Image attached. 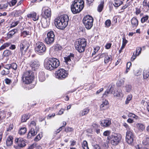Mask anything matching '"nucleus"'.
Wrapping results in <instances>:
<instances>
[{
  "label": "nucleus",
  "mask_w": 149,
  "mask_h": 149,
  "mask_svg": "<svg viewBox=\"0 0 149 149\" xmlns=\"http://www.w3.org/2000/svg\"><path fill=\"white\" fill-rule=\"evenodd\" d=\"M72 130L73 129L72 128L69 127H66L65 129V131L67 132H71L72 131Z\"/></svg>",
  "instance_id": "obj_55"
},
{
  "label": "nucleus",
  "mask_w": 149,
  "mask_h": 149,
  "mask_svg": "<svg viewBox=\"0 0 149 149\" xmlns=\"http://www.w3.org/2000/svg\"><path fill=\"white\" fill-rule=\"evenodd\" d=\"M39 80L40 82H43L45 79V76L44 72H43L40 71L39 74Z\"/></svg>",
  "instance_id": "obj_22"
},
{
  "label": "nucleus",
  "mask_w": 149,
  "mask_h": 149,
  "mask_svg": "<svg viewBox=\"0 0 149 149\" xmlns=\"http://www.w3.org/2000/svg\"><path fill=\"white\" fill-rule=\"evenodd\" d=\"M69 20L68 16L67 15H63L55 19L54 24L57 28L63 29L67 26Z\"/></svg>",
  "instance_id": "obj_1"
},
{
  "label": "nucleus",
  "mask_w": 149,
  "mask_h": 149,
  "mask_svg": "<svg viewBox=\"0 0 149 149\" xmlns=\"http://www.w3.org/2000/svg\"><path fill=\"white\" fill-rule=\"evenodd\" d=\"M25 10V9L23 8L19 10H16L15 12V15L17 16L20 15L24 12Z\"/></svg>",
  "instance_id": "obj_30"
},
{
  "label": "nucleus",
  "mask_w": 149,
  "mask_h": 149,
  "mask_svg": "<svg viewBox=\"0 0 149 149\" xmlns=\"http://www.w3.org/2000/svg\"><path fill=\"white\" fill-rule=\"evenodd\" d=\"M19 23V21H17L15 22H13L11 24L10 27L13 28L15 27Z\"/></svg>",
  "instance_id": "obj_46"
},
{
  "label": "nucleus",
  "mask_w": 149,
  "mask_h": 149,
  "mask_svg": "<svg viewBox=\"0 0 149 149\" xmlns=\"http://www.w3.org/2000/svg\"><path fill=\"white\" fill-rule=\"evenodd\" d=\"M14 147L16 149H20L25 147L26 144L24 139L22 138H16L14 140Z\"/></svg>",
  "instance_id": "obj_9"
},
{
  "label": "nucleus",
  "mask_w": 149,
  "mask_h": 149,
  "mask_svg": "<svg viewBox=\"0 0 149 149\" xmlns=\"http://www.w3.org/2000/svg\"><path fill=\"white\" fill-rule=\"evenodd\" d=\"M62 47L60 45L57 44L54 46V49L56 52L62 50Z\"/></svg>",
  "instance_id": "obj_32"
},
{
  "label": "nucleus",
  "mask_w": 149,
  "mask_h": 149,
  "mask_svg": "<svg viewBox=\"0 0 149 149\" xmlns=\"http://www.w3.org/2000/svg\"><path fill=\"white\" fill-rule=\"evenodd\" d=\"M41 137L40 135L39 134H38L35 139V140L36 141H39L41 139Z\"/></svg>",
  "instance_id": "obj_60"
},
{
  "label": "nucleus",
  "mask_w": 149,
  "mask_h": 149,
  "mask_svg": "<svg viewBox=\"0 0 149 149\" xmlns=\"http://www.w3.org/2000/svg\"><path fill=\"white\" fill-rule=\"evenodd\" d=\"M111 58L109 56H106L104 58V62L105 63H107L111 59Z\"/></svg>",
  "instance_id": "obj_52"
},
{
  "label": "nucleus",
  "mask_w": 149,
  "mask_h": 149,
  "mask_svg": "<svg viewBox=\"0 0 149 149\" xmlns=\"http://www.w3.org/2000/svg\"><path fill=\"white\" fill-rule=\"evenodd\" d=\"M54 35L53 31L49 32L47 34V37L45 39V41L47 44L52 43L54 41Z\"/></svg>",
  "instance_id": "obj_11"
},
{
  "label": "nucleus",
  "mask_w": 149,
  "mask_h": 149,
  "mask_svg": "<svg viewBox=\"0 0 149 149\" xmlns=\"http://www.w3.org/2000/svg\"><path fill=\"white\" fill-rule=\"evenodd\" d=\"M132 96L131 94H130L128 95L125 101V104H128L129 103L130 101L132 99Z\"/></svg>",
  "instance_id": "obj_38"
},
{
  "label": "nucleus",
  "mask_w": 149,
  "mask_h": 149,
  "mask_svg": "<svg viewBox=\"0 0 149 149\" xmlns=\"http://www.w3.org/2000/svg\"><path fill=\"white\" fill-rule=\"evenodd\" d=\"M17 1H11L8 2V4L10 6H14L17 3Z\"/></svg>",
  "instance_id": "obj_49"
},
{
  "label": "nucleus",
  "mask_w": 149,
  "mask_h": 149,
  "mask_svg": "<svg viewBox=\"0 0 149 149\" xmlns=\"http://www.w3.org/2000/svg\"><path fill=\"white\" fill-rule=\"evenodd\" d=\"M37 130L36 128L32 127L31 128L28 134L27 138H30L31 136H34L36 135L37 133Z\"/></svg>",
  "instance_id": "obj_18"
},
{
  "label": "nucleus",
  "mask_w": 149,
  "mask_h": 149,
  "mask_svg": "<svg viewBox=\"0 0 149 149\" xmlns=\"http://www.w3.org/2000/svg\"><path fill=\"white\" fill-rule=\"evenodd\" d=\"M125 90L127 92H130L132 90V86L129 84L126 85L125 86Z\"/></svg>",
  "instance_id": "obj_41"
},
{
  "label": "nucleus",
  "mask_w": 149,
  "mask_h": 149,
  "mask_svg": "<svg viewBox=\"0 0 149 149\" xmlns=\"http://www.w3.org/2000/svg\"><path fill=\"white\" fill-rule=\"evenodd\" d=\"M29 118L30 116L28 114L24 115L22 116V122H25L27 120L29 119Z\"/></svg>",
  "instance_id": "obj_37"
},
{
  "label": "nucleus",
  "mask_w": 149,
  "mask_h": 149,
  "mask_svg": "<svg viewBox=\"0 0 149 149\" xmlns=\"http://www.w3.org/2000/svg\"><path fill=\"white\" fill-rule=\"evenodd\" d=\"M31 33L29 31H24L21 33V36L23 37L27 36H30Z\"/></svg>",
  "instance_id": "obj_35"
},
{
  "label": "nucleus",
  "mask_w": 149,
  "mask_h": 149,
  "mask_svg": "<svg viewBox=\"0 0 149 149\" xmlns=\"http://www.w3.org/2000/svg\"><path fill=\"white\" fill-rule=\"evenodd\" d=\"M143 143L145 145L148 144L149 143V138L146 137L144 139L143 141Z\"/></svg>",
  "instance_id": "obj_45"
},
{
  "label": "nucleus",
  "mask_w": 149,
  "mask_h": 149,
  "mask_svg": "<svg viewBox=\"0 0 149 149\" xmlns=\"http://www.w3.org/2000/svg\"><path fill=\"white\" fill-rule=\"evenodd\" d=\"M27 17L29 18H32L34 21L38 20L39 18L38 16L35 12H33L27 15Z\"/></svg>",
  "instance_id": "obj_19"
},
{
  "label": "nucleus",
  "mask_w": 149,
  "mask_h": 149,
  "mask_svg": "<svg viewBox=\"0 0 149 149\" xmlns=\"http://www.w3.org/2000/svg\"><path fill=\"white\" fill-rule=\"evenodd\" d=\"M36 125V123L35 121H32L30 124V126L32 127L36 128L35 126Z\"/></svg>",
  "instance_id": "obj_53"
},
{
  "label": "nucleus",
  "mask_w": 149,
  "mask_h": 149,
  "mask_svg": "<svg viewBox=\"0 0 149 149\" xmlns=\"http://www.w3.org/2000/svg\"><path fill=\"white\" fill-rule=\"evenodd\" d=\"M22 79L24 84H29L33 80L34 77L31 71H26L24 73Z\"/></svg>",
  "instance_id": "obj_6"
},
{
  "label": "nucleus",
  "mask_w": 149,
  "mask_h": 149,
  "mask_svg": "<svg viewBox=\"0 0 149 149\" xmlns=\"http://www.w3.org/2000/svg\"><path fill=\"white\" fill-rule=\"evenodd\" d=\"M70 142L71 143L70 146H73L75 145L76 143V141H74L73 140L71 141Z\"/></svg>",
  "instance_id": "obj_63"
},
{
  "label": "nucleus",
  "mask_w": 149,
  "mask_h": 149,
  "mask_svg": "<svg viewBox=\"0 0 149 149\" xmlns=\"http://www.w3.org/2000/svg\"><path fill=\"white\" fill-rule=\"evenodd\" d=\"M11 54V52L8 50H5L3 53V56H4L7 57Z\"/></svg>",
  "instance_id": "obj_36"
},
{
  "label": "nucleus",
  "mask_w": 149,
  "mask_h": 149,
  "mask_svg": "<svg viewBox=\"0 0 149 149\" xmlns=\"http://www.w3.org/2000/svg\"><path fill=\"white\" fill-rule=\"evenodd\" d=\"M50 19L42 17L41 20L42 27L44 28L47 27L50 24Z\"/></svg>",
  "instance_id": "obj_16"
},
{
  "label": "nucleus",
  "mask_w": 149,
  "mask_h": 149,
  "mask_svg": "<svg viewBox=\"0 0 149 149\" xmlns=\"http://www.w3.org/2000/svg\"><path fill=\"white\" fill-rule=\"evenodd\" d=\"M42 13L44 17L50 19L51 12L50 8L47 7H43L42 9Z\"/></svg>",
  "instance_id": "obj_13"
},
{
  "label": "nucleus",
  "mask_w": 149,
  "mask_h": 149,
  "mask_svg": "<svg viewBox=\"0 0 149 149\" xmlns=\"http://www.w3.org/2000/svg\"><path fill=\"white\" fill-rule=\"evenodd\" d=\"M35 50L37 54L41 55L45 53L47 48L45 44L43 42L38 41L36 44Z\"/></svg>",
  "instance_id": "obj_5"
},
{
  "label": "nucleus",
  "mask_w": 149,
  "mask_h": 149,
  "mask_svg": "<svg viewBox=\"0 0 149 149\" xmlns=\"http://www.w3.org/2000/svg\"><path fill=\"white\" fill-rule=\"evenodd\" d=\"M148 18V16L146 15L144 17H143L141 19V22L142 23H143L147 20Z\"/></svg>",
  "instance_id": "obj_50"
},
{
  "label": "nucleus",
  "mask_w": 149,
  "mask_h": 149,
  "mask_svg": "<svg viewBox=\"0 0 149 149\" xmlns=\"http://www.w3.org/2000/svg\"><path fill=\"white\" fill-rule=\"evenodd\" d=\"M104 1H102L98 5L97 10L99 12H101L103 10L104 6Z\"/></svg>",
  "instance_id": "obj_31"
},
{
  "label": "nucleus",
  "mask_w": 149,
  "mask_h": 149,
  "mask_svg": "<svg viewBox=\"0 0 149 149\" xmlns=\"http://www.w3.org/2000/svg\"><path fill=\"white\" fill-rule=\"evenodd\" d=\"M5 82L7 84H9L11 82V80L8 79V78H6L4 80Z\"/></svg>",
  "instance_id": "obj_54"
},
{
  "label": "nucleus",
  "mask_w": 149,
  "mask_h": 149,
  "mask_svg": "<svg viewBox=\"0 0 149 149\" xmlns=\"http://www.w3.org/2000/svg\"><path fill=\"white\" fill-rule=\"evenodd\" d=\"M108 102L105 100L102 102V104L100 106V108L102 110H104L107 108V106L108 104Z\"/></svg>",
  "instance_id": "obj_27"
},
{
  "label": "nucleus",
  "mask_w": 149,
  "mask_h": 149,
  "mask_svg": "<svg viewBox=\"0 0 149 149\" xmlns=\"http://www.w3.org/2000/svg\"><path fill=\"white\" fill-rule=\"evenodd\" d=\"M59 61L57 59L53 58L46 59L44 62L45 68L50 71L56 68L59 65Z\"/></svg>",
  "instance_id": "obj_2"
},
{
  "label": "nucleus",
  "mask_w": 149,
  "mask_h": 149,
  "mask_svg": "<svg viewBox=\"0 0 149 149\" xmlns=\"http://www.w3.org/2000/svg\"><path fill=\"white\" fill-rule=\"evenodd\" d=\"M134 135L132 132L130 130L127 131L126 133V140L129 144H131L133 141Z\"/></svg>",
  "instance_id": "obj_12"
},
{
  "label": "nucleus",
  "mask_w": 149,
  "mask_h": 149,
  "mask_svg": "<svg viewBox=\"0 0 149 149\" xmlns=\"http://www.w3.org/2000/svg\"><path fill=\"white\" fill-rule=\"evenodd\" d=\"M131 24L133 27H136L138 24V20L136 18L134 17L131 20Z\"/></svg>",
  "instance_id": "obj_24"
},
{
  "label": "nucleus",
  "mask_w": 149,
  "mask_h": 149,
  "mask_svg": "<svg viewBox=\"0 0 149 149\" xmlns=\"http://www.w3.org/2000/svg\"><path fill=\"white\" fill-rule=\"evenodd\" d=\"M74 55L72 54H70V55L67 56L65 57L64 58L65 61L66 63V65L69 69L72 70V66L70 65V63L71 62V58H73Z\"/></svg>",
  "instance_id": "obj_14"
},
{
  "label": "nucleus",
  "mask_w": 149,
  "mask_h": 149,
  "mask_svg": "<svg viewBox=\"0 0 149 149\" xmlns=\"http://www.w3.org/2000/svg\"><path fill=\"white\" fill-rule=\"evenodd\" d=\"M142 48L141 47H138L136 48L135 54L137 56H139L141 54Z\"/></svg>",
  "instance_id": "obj_42"
},
{
  "label": "nucleus",
  "mask_w": 149,
  "mask_h": 149,
  "mask_svg": "<svg viewBox=\"0 0 149 149\" xmlns=\"http://www.w3.org/2000/svg\"><path fill=\"white\" fill-rule=\"evenodd\" d=\"M11 68H12L14 70H16L17 69V65L16 63H13L11 64Z\"/></svg>",
  "instance_id": "obj_51"
},
{
  "label": "nucleus",
  "mask_w": 149,
  "mask_h": 149,
  "mask_svg": "<svg viewBox=\"0 0 149 149\" xmlns=\"http://www.w3.org/2000/svg\"><path fill=\"white\" fill-rule=\"evenodd\" d=\"M26 40H24L22 41L21 42L20 44L19 51V55H20L21 56H23L25 54L26 49L28 48V47H27V48H26Z\"/></svg>",
  "instance_id": "obj_10"
},
{
  "label": "nucleus",
  "mask_w": 149,
  "mask_h": 149,
  "mask_svg": "<svg viewBox=\"0 0 149 149\" xmlns=\"http://www.w3.org/2000/svg\"><path fill=\"white\" fill-rule=\"evenodd\" d=\"M143 4V6L146 8L147 11L149 10V1H144Z\"/></svg>",
  "instance_id": "obj_34"
},
{
  "label": "nucleus",
  "mask_w": 149,
  "mask_h": 149,
  "mask_svg": "<svg viewBox=\"0 0 149 149\" xmlns=\"http://www.w3.org/2000/svg\"><path fill=\"white\" fill-rule=\"evenodd\" d=\"M13 137L11 136H8L7 138L6 143L7 146H10L13 144Z\"/></svg>",
  "instance_id": "obj_20"
},
{
  "label": "nucleus",
  "mask_w": 149,
  "mask_h": 149,
  "mask_svg": "<svg viewBox=\"0 0 149 149\" xmlns=\"http://www.w3.org/2000/svg\"><path fill=\"white\" fill-rule=\"evenodd\" d=\"M125 81V78H120L117 82L116 85L118 86H121L124 84Z\"/></svg>",
  "instance_id": "obj_26"
},
{
  "label": "nucleus",
  "mask_w": 149,
  "mask_h": 149,
  "mask_svg": "<svg viewBox=\"0 0 149 149\" xmlns=\"http://www.w3.org/2000/svg\"><path fill=\"white\" fill-rule=\"evenodd\" d=\"M143 76L144 79H147L148 78L149 76V70H144L143 73Z\"/></svg>",
  "instance_id": "obj_33"
},
{
  "label": "nucleus",
  "mask_w": 149,
  "mask_h": 149,
  "mask_svg": "<svg viewBox=\"0 0 149 149\" xmlns=\"http://www.w3.org/2000/svg\"><path fill=\"white\" fill-rule=\"evenodd\" d=\"M36 143H34L30 146L29 148V149H33V148L36 147Z\"/></svg>",
  "instance_id": "obj_58"
},
{
  "label": "nucleus",
  "mask_w": 149,
  "mask_h": 149,
  "mask_svg": "<svg viewBox=\"0 0 149 149\" xmlns=\"http://www.w3.org/2000/svg\"><path fill=\"white\" fill-rule=\"evenodd\" d=\"M89 111L90 109L88 108H85L80 111L79 113V115L80 116L86 115L89 112Z\"/></svg>",
  "instance_id": "obj_23"
},
{
  "label": "nucleus",
  "mask_w": 149,
  "mask_h": 149,
  "mask_svg": "<svg viewBox=\"0 0 149 149\" xmlns=\"http://www.w3.org/2000/svg\"><path fill=\"white\" fill-rule=\"evenodd\" d=\"M93 17L90 15L85 16L83 20L85 27L87 29H89L91 28L93 26Z\"/></svg>",
  "instance_id": "obj_7"
},
{
  "label": "nucleus",
  "mask_w": 149,
  "mask_h": 149,
  "mask_svg": "<svg viewBox=\"0 0 149 149\" xmlns=\"http://www.w3.org/2000/svg\"><path fill=\"white\" fill-rule=\"evenodd\" d=\"M68 73L67 71L63 69H60L57 70L55 73L56 78L61 80L63 79L68 77Z\"/></svg>",
  "instance_id": "obj_8"
},
{
  "label": "nucleus",
  "mask_w": 149,
  "mask_h": 149,
  "mask_svg": "<svg viewBox=\"0 0 149 149\" xmlns=\"http://www.w3.org/2000/svg\"><path fill=\"white\" fill-rule=\"evenodd\" d=\"M123 44L122 45H125L126 44L127 42V41L125 39V38H123Z\"/></svg>",
  "instance_id": "obj_62"
},
{
  "label": "nucleus",
  "mask_w": 149,
  "mask_h": 149,
  "mask_svg": "<svg viewBox=\"0 0 149 149\" xmlns=\"http://www.w3.org/2000/svg\"><path fill=\"white\" fill-rule=\"evenodd\" d=\"M115 4H113L115 7H118L123 3L121 1H115Z\"/></svg>",
  "instance_id": "obj_44"
},
{
  "label": "nucleus",
  "mask_w": 149,
  "mask_h": 149,
  "mask_svg": "<svg viewBox=\"0 0 149 149\" xmlns=\"http://www.w3.org/2000/svg\"><path fill=\"white\" fill-rule=\"evenodd\" d=\"M111 121L109 120H106L101 121V125L103 127H107L111 124Z\"/></svg>",
  "instance_id": "obj_25"
},
{
  "label": "nucleus",
  "mask_w": 149,
  "mask_h": 149,
  "mask_svg": "<svg viewBox=\"0 0 149 149\" xmlns=\"http://www.w3.org/2000/svg\"><path fill=\"white\" fill-rule=\"evenodd\" d=\"M17 31L16 29H14L10 31L7 34V37L8 38H10L12 37V36Z\"/></svg>",
  "instance_id": "obj_28"
},
{
  "label": "nucleus",
  "mask_w": 149,
  "mask_h": 149,
  "mask_svg": "<svg viewBox=\"0 0 149 149\" xmlns=\"http://www.w3.org/2000/svg\"><path fill=\"white\" fill-rule=\"evenodd\" d=\"M136 128L140 132H143L145 129V127L141 123H138L136 124Z\"/></svg>",
  "instance_id": "obj_21"
},
{
  "label": "nucleus",
  "mask_w": 149,
  "mask_h": 149,
  "mask_svg": "<svg viewBox=\"0 0 149 149\" xmlns=\"http://www.w3.org/2000/svg\"><path fill=\"white\" fill-rule=\"evenodd\" d=\"M55 116V114L54 113H53L52 114H49L48 115V118L50 119L52 117H54Z\"/></svg>",
  "instance_id": "obj_61"
},
{
  "label": "nucleus",
  "mask_w": 149,
  "mask_h": 149,
  "mask_svg": "<svg viewBox=\"0 0 149 149\" xmlns=\"http://www.w3.org/2000/svg\"><path fill=\"white\" fill-rule=\"evenodd\" d=\"M128 117H129L137 119L138 118V117L134 113H129L128 115Z\"/></svg>",
  "instance_id": "obj_47"
},
{
  "label": "nucleus",
  "mask_w": 149,
  "mask_h": 149,
  "mask_svg": "<svg viewBox=\"0 0 149 149\" xmlns=\"http://www.w3.org/2000/svg\"><path fill=\"white\" fill-rule=\"evenodd\" d=\"M114 95L115 96H116L118 97H123V95L122 93V92L121 90H120L118 91H115L114 93Z\"/></svg>",
  "instance_id": "obj_29"
},
{
  "label": "nucleus",
  "mask_w": 149,
  "mask_h": 149,
  "mask_svg": "<svg viewBox=\"0 0 149 149\" xmlns=\"http://www.w3.org/2000/svg\"><path fill=\"white\" fill-rule=\"evenodd\" d=\"M111 134V132L109 131H105L103 133L104 135L105 136H108Z\"/></svg>",
  "instance_id": "obj_59"
},
{
  "label": "nucleus",
  "mask_w": 149,
  "mask_h": 149,
  "mask_svg": "<svg viewBox=\"0 0 149 149\" xmlns=\"http://www.w3.org/2000/svg\"><path fill=\"white\" fill-rule=\"evenodd\" d=\"M121 138L120 135L119 134L115 133L112 134V145H116L118 144Z\"/></svg>",
  "instance_id": "obj_15"
},
{
  "label": "nucleus",
  "mask_w": 149,
  "mask_h": 149,
  "mask_svg": "<svg viewBox=\"0 0 149 149\" xmlns=\"http://www.w3.org/2000/svg\"><path fill=\"white\" fill-rule=\"evenodd\" d=\"M84 6V1H74L71 5V11L74 14L79 13L82 10Z\"/></svg>",
  "instance_id": "obj_3"
},
{
  "label": "nucleus",
  "mask_w": 149,
  "mask_h": 149,
  "mask_svg": "<svg viewBox=\"0 0 149 149\" xmlns=\"http://www.w3.org/2000/svg\"><path fill=\"white\" fill-rule=\"evenodd\" d=\"M87 43L86 40L84 38H79L77 40L75 44V47L79 53L84 52Z\"/></svg>",
  "instance_id": "obj_4"
},
{
  "label": "nucleus",
  "mask_w": 149,
  "mask_h": 149,
  "mask_svg": "<svg viewBox=\"0 0 149 149\" xmlns=\"http://www.w3.org/2000/svg\"><path fill=\"white\" fill-rule=\"evenodd\" d=\"M8 4L6 3V4H1L0 5V10H5L8 7Z\"/></svg>",
  "instance_id": "obj_43"
},
{
  "label": "nucleus",
  "mask_w": 149,
  "mask_h": 149,
  "mask_svg": "<svg viewBox=\"0 0 149 149\" xmlns=\"http://www.w3.org/2000/svg\"><path fill=\"white\" fill-rule=\"evenodd\" d=\"M111 44L110 43H107L105 47L107 49H109L111 46Z\"/></svg>",
  "instance_id": "obj_64"
},
{
  "label": "nucleus",
  "mask_w": 149,
  "mask_h": 149,
  "mask_svg": "<svg viewBox=\"0 0 149 149\" xmlns=\"http://www.w3.org/2000/svg\"><path fill=\"white\" fill-rule=\"evenodd\" d=\"M64 110L63 109H61V110L59 111L57 115H61L63 113Z\"/></svg>",
  "instance_id": "obj_56"
},
{
  "label": "nucleus",
  "mask_w": 149,
  "mask_h": 149,
  "mask_svg": "<svg viewBox=\"0 0 149 149\" xmlns=\"http://www.w3.org/2000/svg\"><path fill=\"white\" fill-rule=\"evenodd\" d=\"M111 21L109 19L107 20L105 22V25L107 27L109 26L111 24Z\"/></svg>",
  "instance_id": "obj_48"
},
{
  "label": "nucleus",
  "mask_w": 149,
  "mask_h": 149,
  "mask_svg": "<svg viewBox=\"0 0 149 149\" xmlns=\"http://www.w3.org/2000/svg\"><path fill=\"white\" fill-rule=\"evenodd\" d=\"M39 65V62L37 60H33L30 63V66L33 70H35L38 68Z\"/></svg>",
  "instance_id": "obj_17"
},
{
  "label": "nucleus",
  "mask_w": 149,
  "mask_h": 149,
  "mask_svg": "<svg viewBox=\"0 0 149 149\" xmlns=\"http://www.w3.org/2000/svg\"><path fill=\"white\" fill-rule=\"evenodd\" d=\"M100 48L98 47H96L95 48H94V52L93 53V54H95L96 52Z\"/></svg>",
  "instance_id": "obj_57"
},
{
  "label": "nucleus",
  "mask_w": 149,
  "mask_h": 149,
  "mask_svg": "<svg viewBox=\"0 0 149 149\" xmlns=\"http://www.w3.org/2000/svg\"><path fill=\"white\" fill-rule=\"evenodd\" d=\"M26 129L25 127H22L19 130V133L20 135H23L26 132Z\"/></svg>",
  "instance_id": "obj_39"
},
{
  "label": "nucleus",
  "mask_w": 149,
  "mask_h": 149,
  "mask_svg": "<svg viewBox=\"0 0 149 149\" xmlns=\"http://www.w3.org/2000/svg\"><path fill=\"white\" fill-rule=\"evenodd\" d=\"M82 146L84 149H89L87 142L86 141H83Z\"/></svg>",
  "instance_id": "obj_40"
}]
</instances>
